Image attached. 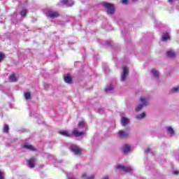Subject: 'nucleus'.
Instances as JSON below:
<instances>
[{"mask_svg": "<svg viewBox=\"0 0 179 179\" xmlns=\"http://www.w3.org/2000/svg\"><path fill=\"white\" fill-rule=\"evenodd\" d=\"M86 131H87V126L85 121L82 120L78 122V128L73 129L71 133L66 130H62L59 134L63 136H66L67 138H71L72 136L79 138L83 136V135H85V134H86Z\"/></svg>", "mask_w": 179, "mask_h": 179, "instance_id": "f257e3e1", "label": "nucleus"}, {"mask_svg": "<svg viewBox=\"0 0 179 179\" xmlns=\"http://www.w3.org/2000/svg\"><path fill=\"white\" fill-rule=\"evenodd\" d=\"M149 100H150V98L149 96H141L140 98L141 104L138 105L136 108V111H141V110H142L143 107H146V106H149Z\"/></svg>", "mask_w": 179, "mask_h": 179, "instance_id": "f03ea898", "label": "nucleus"}, {"mask_svg": "<svg viewBox=\"0 0 179 179\" xmlns=\"http://www.w3.org/2000/svg\"><path fill=\"white\" fill-rule=\"evenodd\" d=\"M103 6L106 9V12L108 15H113L114 13V5L110 3H103Z\"/></svg>", "mask_w": 179, "mask_h": 179, "instance_id": "7ed1b4c3", "label": "nucleus"}, {"mask_svg": "<svg viewBox=\"0 0 179 179\" xmlns=\"http://www.w3.org/2000/svg\"><path fill=\"white\" fill-rule=\"evenodd\" d=\"M116 168L120 171H124V173H131L132 171V168L131 166H124L122 165H117Z\"/></svg>", "mask_w": 179, "mask_h": 179, "instance_id": "20e7f679", "label": "nucleus"}, {"mask_svg": "<svg viewBox=\"0 0 179 179\" xmlns=\"http://www.w3.org/2000/svg\"><path fill=\"white\" fill-rule=\"evenodd\" d=\"M71 149L75 155H82V150H80V148L77 145H72Z\"/></svg>", "mask_w": 179, "mask_h": 179, "instance_id": "39448f33", "label": "nucleus"}, {"mask_svg": "<svg viewBox=\"0 0 179 179\" xmlns=\"http://www.w3.org/2000/svg\"><path fill=\"white\" fill-rule=\"evenodd\" d=\"M128 75V67L124 66L123 67V71L121 76V80L122 82H124V80H126L127 76Z\"/></svg>", "mask_w": 179, "mask_h": 179, "instance_id": "423d86ee", "label": "nucleus"}, {"mask_svg": "<svg viewBox=\"0 0 179 179\" xmlns=\"http://www.w3.org/2000/svg\"><path fill=\"white\" fill-rule=\"evenodd\" d=\"M47 16L49 17H51L52 19H54V17H58L59 16V13L55 11L50 10L46 13Z\"/></svg>", "mask_w": 179, "mask_h": 179, "instance_id": "0eeeda50", "label": "nucleus"}, {"mask_svg": "<svg viewBox=\"0 0 179 179\" xmlns=\"http://www.w3.org/2000/svg\"><path fill=\"white\" fill-rule=\"evenodd\" d=\"M117 136L124 139V138H128V136H129V133L120 130L117 134Z\"/></svg>", "mask_w": 179, "mask_h": 179, "instance_id": "6e6552de", "label": "nucleus"}, {"mask_svg": "<svg viewBox=\"0 0 179 179\" xmlns=\"http://www.w3.org/2000/svg\"><path fill=\"white\" fill-rule=\"evenodd\" d=\"M63 5H67V6H72L73 5V1L72 0H63L62 1Z\"/></svg>", "mask_w": 179, "mask_h": 179, "instance_id": "1a4fd4ad", "label": "nucleus"}, {"mask_svg": "<svg viewBox=\"0 0 179 179\" xmlns=\"http://www.w3.org/2000/svg\"><path fill=\"white\" fill-rule=\"evenodd\" d=\"M121 122H122V125L123 127H125V125H128V124H129V119L125 117H122Z\"/></svg>", "mask_w": 179, "mask_h": 179, "instance_id": "9d476101", "label": "nucleus"}, {"mask_svg": "<svg viewBox=\"0 0 179 179\" xmlns=\"http://www.w3.org/2000/svg\"><path fill=\"white\" fill-rule=\"evenodd\" d=\"M22 148H24V149H27L28 150H36V148H34V147H33V145H29V144H24L22 145Z\"/></svg>", "mask_w": 179, "mask_h": 179, "instance_id": "9b49d317", "label": "nucleus"}, {"mask_svg": "<svg viewBox=\"0 0 179 179\" xmlns=\"http://www.w3.org/2000/svg\"><path fill=\"white\" fill-rule=\"evenodd\" d=\"M122 150H123L124 153H128V152H129V150H131V145H129L128 144L123 145Z\"/></svg>", "mask_w": 179, "mask_h": 179, "instance_id": "f8f14e48", "label": "nucleus"}, {"mask_svg": "<svg viewBox=\"0 0 179 179\" xmlns=\"http://www.w3.org/2000/svg\"><path fill=\"white\" fill-rule=\"evenodd\" d=\"M35 163H36V158H31L28 161V164L31 169H33V167H34Z\"/></svg>", "mask_w": 179, "mask_h": 179, "instance_id": "ddd939ff", "label": "nucleus"}, {"mask_svg": "<svg viewBox=\"0 0 179 179\" xmlns=\"http://www.w3.org/2000/svg\"><path fill=\"white\" fill-rule=\"evenodd\" d=\"M166 131H167V134H169V135H170L171 136H173V135H174V129H172L171 127H166Z\"/></svg>", "mask_w": 179, "mask_h": 179, "instance_id": "4468645a", "label": "nucleus"}, {"mask_svg": "<svg viewBox=\"0 0 179 179\" xmlns=\"http://www.w3.org/2000/svg\"><path fill=\"white\" fill-rule=\"evenodd\" d=\"M64 81L66 83H72V77L71 75H67L66 77H64Z\"/></svg>", "mask_w": 179, "mask_h": 179, "instance_id": "2eb2a0df", "label": "nucleus"}, {"mask_svg": "<svg viewBox=\"0 0 179 179\" xmlns=\"http://www.w3.org/2000/svg\"><path fill=\"white\" fill-rule=\"evenodd\" d=\"M83 179H94V175L87 176L86 173L82 175Z\"/></svg>", "mask_w": 179, "mask_h": 179, "instance_id": "dca6fc26", "label": "nucleus"}, {"mask_svg": "<svg viewBox=\"0 0 179 179\" xmlns=\"http://www.w3.org/2000/svg\"><path fill=\"white\" fill-rule=\"evenodd\" d=\"M167 55H168V57H169V58H175L176 52H174V51H173V50H169L167 52Z\"/></svg>", "mask_w": 179, "mask_h": 179, "instance_id": "f3484780", "label": "nucleus"}, {"mask_svg": "<svg viewBox=\"0 0 179 179\" xmlns=\"http://www.w3.org/2000/svg\"><path fill=\"white\" fill-rule=\"evenodd\" d=\"M151 73H152V76H154V78H159V71H157V70L153 69L151 70Z\"/></svg>", "mask_w": 179, "mask_h": 179, "instance_id": "a211bd4d", "label": "nucleus"}, {"mask_svg": "<svg viewBox=\"0 0 179 179\" xmlns=\"http://www.w3.org/2000/svg\"><path fill=\"white\" fill-rule=\"evenodd\" d=\"M9 79L10 82H16L17 80V78H16L15 73L11 74L9 77Z\"/></svg>", "mask_w": 179, "mask_h": 179, "instance_id": "6ab92c4d", "label": "nucleus"}, {"mask_svg": "<svg viewBox=\"0 0 179 179\" xmlns=\"http://www.w3.org/2000/svg\"><path fill=\"white\" fill-rule=\"evenodd\" d=\"M162 41H167V40H170V36H169L167 34H164L162 36Z\"/></svg>", "mask_w": 179, "mask_h": 179, "instance_id": "aec40b11", "label": "nucleus"}, {"mask_svg": "<svg viewBox=\"0 0 179 179\" xmlns=\"http://www.w3.org/2000/svg\"><path fill=\"white\" fill-rule=\"evenodd\" d=\"M179 92V85L178 86H176L175 87H173L171 90V93H178Z\"/></svg>", "mask_w": 179, "mask_h": 179, "instance_id": "412c9836", "label": "nucleus"}, {"mask_svg": "<svg viewBox=\"0 0 179 179\" xmlns=\"http://www.w3.org/2000/svg\"><path fill=\"white\" fill-rule=\"evenodd\" d=\"M146 117V113H143L141 115H138L136 116L137 120H143V118H145Z\"/></svg>", "mask_w": 179, "mask_h": 179, "instance_id": "4be33fe9", "label": "nucleus"}, {"mask_svg": "<svg viewBox=\"0 0 179 179\" xmlns=\"http://www.w3.org/2000/svg\"><path fill=\"white\" fill-rule=\"evenodd\" d=\"M24 98L26 99V100L31 99V94L30 92H26L24 94Z\"/></svg>", "mask_w": 179, "mask_h": 179, "instance_id": "5701e85b", "label": "nucleus"}, {"mask_svg": "<svg viewBox=\"0 0 179 179\" xmlns=\"http://www.w3.org/2000/svg\"><path fill=\"white\" fill-rule=\"evenodd\" d=\"M114 89V87L112 85H108L106 89V92H111Z\"/></svg>", "mask_w": 179, "mask_h": 179, "instance_id": "b1692460", "label": "nucleus"}, {"mask_svg": "<svg viewBox=\"0 0 179 179\" xmlns=\"http://www.w3.org/2000/svg\"><path fill=\"white\" fill-rule=\"evenodd\" d=\"M9 131V126L8 124H4L3 132L8 133Z\"/></svg>", "mask_w": 179, "mask_h": 179, "instance_id": "393cba45", "label": "nucleus"}, {"mask_svg": "<svg viewBox=\"0 0 179 179\" xmlns=\"http://www.w3.org/2000/svg\"><path fill=\"white\" fill-rule=\"evenodd\" d=\"M27 13V10L22 9L21 11V16H26V14Z\"/></svg>", "mask_w": 179, "mask_h": 179, "instance_id": "a878e982", "label": "nucleus"}, {"mask_svg": "<svg viewBox=\"0 0 179 179\" xmlns=\"http://www.w3.org/2000/svg\"><path fill=\"white\" fill-rule=\"evenodd\" d=\"M0 179H5V173L0 171Z\"/></svg>", "mask_w": 179, "mask_h": 179, "instance_id": "bb28decb", "label": "nucleus"}, {"mask_svg": "<svg viewBox=\"0 0 179 179\" xmlns=\"http://www.w3.org/2000/svg\"><path fill=\"white\" fill-rule=\"evenodd\" d=\"M145 153H152L153 155V150H152L150 148H147L145 150Z\"/></svg>", "mask_w": 179, "mask_h": 179, "instance_id": "cd10ccee", "label": "nucleus"}, {"mask_svg": "<svg viewBox=\"0 0 179 179\" xmlns=\"http://www.w3.org/2000/svg\"><path fill=\"white\" fill-rule=\"evenodd\" d=\"M5 58V55L2 52H0V62L2 61Z\"/></svg>", "mask_w": 179, "mask_h": 179, "instance_id": "c85d7f7f", "label": "nucleus"}, {"mask_svg": "<svg viewBox=\"0 0 179 179\" xmlns=\"http://www.w3.org/2000/svg\"><path fill=\"white\" fill-rule=\"evenodd\" d=\"M122 3H123V5H127L128 4V0H122Z\"/></svg>", "mask_w": 179, "mask_h": 179, "instance_id": "c756f323", "label": "nucleus"}, {"mask_svg": "<svg viewBox=\"0 0 179 179\" xmlns=\"http://www.w3.org/2000/svg\"><path fill=\"white\" fill-rule=\"evenodd\" d=\"M173 174H175V176H178L179 171H173Z\"/></svg>", "mask_w": 179, "mask_h": 179, "instance_id": "7c9ffc66", "label": "nucleus"}, {"mask_svg": "<svg viewBox=\"0 0 179 179\" xmlns=\"http://www.w3.org/2000/svg\"><path fill=\"white\" fill-rule=\"evenodd\" d=\"M168 1L169 3H173V2H174V0H169Z\"/></svg>", "mask_w": 179, "mask_h": 179, "instance_id": "2f4dec72", "label": "nucleus"}, {"mask_svg": "<svg viewBox=\"0 0 179 179\" xmlns=\"http://www.w3.org/2000/svg\"><path fill=\"white\" fill-rule=\"evenodd\" d=\"M102 179H108V176H105Z\"/></svg>", "mask_w": 179, "mask_h": 179, "instance_id": "473e14b6", "label": "nucleus"}, {"mask_svg": "<svg viewBox=\"0 0 179 179\" xmlns=\"http://www.w3.org/2000/svg\"><path fill=\"white\" fill-rule=\"evenodd\" d=\"M99 113H103V110H99Z\"/></svg>", "mask_w": 179, "mask_h": 179, "instance_id": "72a5a7b5", "label": "nucleus"}, {"mask_svg": "<svg viewBox=\"0 0 179 179\" xmlns=\"http://www.w3.org/2000/svg\"><path fill=\"white\" fill-rule=\"evenodd\" d=\"M132 1H134V2H135V1H136V0H132Z\"/></svg>", "mask_w": 179, "mask_h": 179, "instance_id": "f704fd0d", "label": "nucleus"}]
</instances>
